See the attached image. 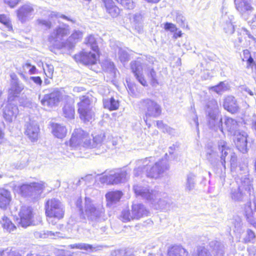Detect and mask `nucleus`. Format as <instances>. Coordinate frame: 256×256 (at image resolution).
I'll list each match as a JSON object with an SVG mask.
<instances>
[{
  "label": "nucleus",
  "mask_w": 256,
  "mask_h": 256,
  "mask_svg": "<svg viewBox=\"0 0 256 256\" xmlns=\"http://www.w3.org/2000/svg\"><path fill=\"white\" fill-rule=\"evenodd\" d=\"M206 112L208 124L210 128L216 130L220 129L222 132L224 130L231 134L236 132L238 123L235 120L227 116L223 119L219 118L218 106L216 100H212L208 102Z\"/></svg>",
  "instance_id": "f257e3e1"
},
{
  "label": "nucleus",
  "mask_w": 256,
  "mask_h": 256,
  "mask_svg": "<svg viewBox=\"0 0 256 256\" xmlns=\"http://www.w3.org/2000/svg\"><path fill=\"white\" fill-rule=\"evenodd\" d=\"M133 189L136 196L148 202L154 209L163 210L170 206V200L165 193L141 184L134 185Z\"/></svg>",
  "instance_id": "f03ea898"
},
{
  "label": "nucleus",
  "mask_w": 256,
  "mask_h": 256,
  "mask_svg": "<svg viewBox=\"0 0 256 256\" xmlns=\"http://www.w3.org/2000/svg\"><path fill=\"white\" fill-rule=\"evenodd\" d=\"M150 60L144 62L139 60L132 61L130 62V68L132 72L138 82L143 86H147V82L144 78V73L150 84L152 86H156L158 82L157 80L156 74L154 70L153 58H150Z\"/></svg>",
  "instance_id": "7ed1b4c3"
},
{
  "label": "nucleus",
  "mask_w": 256,
  "mask_h": 256,
  "mask_svg": "<svg viewBox=\"0 0 256 256\" xmlns=\"http://www.w3.org/2000/svg\"><path fill=\"white\" fill-rule=\"evenodd\" d=\"M152 158H148L137 161L138 167L134 170L136 176L145 174L147 177L158 178L160 175L169 168L168 161L166 158L162 159L155 163L153 166L150 164Z\"/></svg>",
  "instance_id": "20e7f679"
},
{
  "label": "nucleus",
  "mask_w": 256,
  "mask_h": 256,
  "mask_svg": "<svg viewBox=\"0 0 256 256\" xmlns=\"http://www.w3.org/2000/svg\"><path fill=\"white\" fill-rule=\"evenodd\" d=\"M242 172L238 174L240 184L236 188H232L230 198L234 201H242L247 194H250L253 190L251 181L249 178L248 168L246 166L240 168Z\"/></svg>",
  "instance_id": "39448f33"
},
{
  "label": "nucleus",
  "mask_w": 256,
  "mask_h": 256,
  "mask_svg": "<svg viewBox=\"0 0 256 256\" xmlns=\"http://www.w3.org/2000/svg\"><path fill=\"white\" fill-rule=\"evenodd\" d=\"M45 208L47 220L52 225L56 224L64 216V207L62 202L57 199L48 200Z\"/></svg>",
  "instance_id": "423d86ee"
},
{
  "label": "nucleus",
  "mask_w": 256,
  "mask_h": 256,
  "mask_svg": "<svg viewBox=\"0 0 256 256\" xmlns=\"http://www.w3.org/2000/svg\"><path fill=\"white\" fill-rule=\"evenodd\" d=\"M84 214L88 220L97 222L104 220V210L101 206L96 205L88 198L85 199Z\"/></svg>",
  "instance_id": "0eeeda50"
},
{
  "label": "nucleus",
  "mask_w": 256,
  "mask_h": 256,
  "mask_svg": "<svg viewBox=\"0 0 256 256\" xmlns=\"http://www.w3.org/2000/svg\"><path fill=\"white\" fill-rule=\"evenodd\" d=\"M80 102L78 103V112L80 119L84 122H89L94 116V112L88 96H82L80 98Z\"/></svg>",
  "instance_id": "6e6552de"
},
{
  "label": "nucleus",
  "mask_w": 256,
  "mask_h": 256,
  "mask_svg": "<svg viewBox=\"0 0 256 256\" xmlns=\"http://www.w3.org/2000/svg\"><path fill=\"white\" fill-rule=\"evenodd\" d=\"M89 140L90 135L88 133L82 128H76L72 132L70 140L66 142V144L72 148L80 146L88 148L90 145Z\"/></svg>",
  "instance_id": "1a4fd4ad"
},
{
  "label": "nucleus",
  "mask_w": 256,
  "mask_h": 256,
  "mask_svg": "<svg viewBox=\"0 0 256 256\" xmlns=\"http://www.w3.org/2000/svg\"><path fill=\"white\" fill-rule=\"evenodd\" d=\"M128 177L127 170H116L110 171L108 175L101 176L100 180L102 183L114 184L125 182Z\"/></svg>",
  "instance_id": "9d476101"
},
{
  "label": "nucleus",
  "mask_w": 256,
  "mask_h": 256,
  "mask_svg": "<svg viewBox=\"0 0 256 256\" xmlns=\"http://www.w3.org/2000/svg\"><path fill=\"white\" fill-rule=\"evenodd\" d=\"M63 98L62 92L58 89H54L50 93L45 94L42 97L39 96V99L40 100L42 105L48 108L57 106L62 100Z\"/></svg>",
  "instance_id": "9b49d317"
},
{
  "label": "nucleus",
  "mask_w": 256,
  "mask_h": 256,
  "mask_svg": "<svg viewBox=\"0 0 256 256\" xmlns=\"http://www.w3.org/2000/svg\"><path fill=\"white\" fill-rule=\"evenodd\" d=\"M140 104L144 110L146 119L144 118V120L146 122L149 117L156 118L160 115L161 106L156 102L147 98L142 100Z\"/></svg>",
  "instance_id": "f8f14e48"
},
{
  "label": "nucleus",
  "mask_w": 256,
  "mask_h": 256,
  "mask_svg": "<svg viewBox=\"0 0 256 256\" xmlns=\"http://www.w3.org/2000/svg\"><path fill=\"white\" fill-rule=\"evenodd\" d=\"M218 150L220 152V162L222 165L226 168V162L230 160L231 165H234L236 162V156L232 152L231 149L229 148L226 142L220 140L218 143Z\"/></svg>",
  "instance_id": "ddd939ff"
},
{
  "label": "nucleus",
  "mask_w": 256,
  "mask_h": 256,
  "mask_svg": "<svg viewBox=\"0 0 256 256\" xmlns=\"http://www.w3.org/2000/svg\"><path fill=\"white\" fill-rule=\"evenodd\" d=\"M44 187V183L32 182L24 184L19 188L20 194L24 196H34L39 195Z\"/></svg>",
  "instance_id": "4468645a"
},
{
  "label": "nucleus",
  "mask_w": 256,
  "mask_h": 256,
  "mask_svg": "<svg viewBox=\"0 0 256 256\" xmlns=\"http://www.w3.org/2000/svg\"><path fill=\"white\" fill-rule=\"evenodd\" d=\"M19 216L18 224L22 227L26 228L32 224L34 214L32 208L26 206H22L19 212Z\"/></svg>",
  "instance_id": "2eb2a0df"
},
{
  "label": "nucleus",
  "mask_w": 256,
  "mask_h": 256,
  "mask_svg": "<svg viewBox=\"0 0 256 256\" xmlns=\"http://www.w3.org/2000/svg\"><path fill=\"white\" fill-rule=\"evenodd\" d=\"M70 31L69 26L66 24H62L54 30L49 37V40L51 42H59L70 34Z\"/></svg>",
  "instance_id": "dca6fc26"
},
{
  "label": "nucleus",
  "mask_w": 256,
  "mask_h": 256,
  "mask_svg": "<svg viewBox=\"0 0 256 256\" xmlns=\"http://www.w3.org/2000/svg\"><path fill=\"white\" fill-rule=\"evenodd\" d=\"M34 8L30 4H25L20 6L16 11L17 16L22 23L30 20L32 18Z\"/></svg>",
  "instance_id": "f3484780"
},
{
  "label": "nucleus",
  "mask_w": 256,
  "mask_h": 256,
  "mask_svg": "<svg viewBox=\"0 0 256 256\" xmlns=\"http://www.w3.org/2000/svg\"><path fill=\"white\" fill-rule=\"evenodd\" d=\"M40 128L38 123L34 120H30L26 124L25 134L32 142L38 140L39 137Z\"/></svg>",
  "instance_id": "a211bd4d"
},
{
  "label": "nucleus",
  "mask_w": 256,
  "mask_h": 256,
  "mask_svg": "<svg viewBox=\"0 0 256 256\" xmlns=\"http://www.w3.org/2000/svg\"><path fill=\"white\" fill-rule=\"evenodd\" d=\"M96 52L82 51L74 56V58L76 62L85 65L94 64L96 61Z\"/></svg>",
  "instance_id": "6ab92c4d"
},
{
  "label": "nucleus",
  "mask_w": 256,
  "mask_h": 256,
  "mask_svg": "<svg viewBox=\"0 0 256 256\" xmlns=\"http://www.w3.org/2000/svg\"><path fill=\"white\" fill-rule=\"evenodd\" d=\"M234 136V142L238 149L244 153L246 152L247 136L244 132H236L233 134Z\"/></svg>",
  "instance_id": "aec40b11"
},
{
  "label": "nucleus",
  "mask_w": 256,
  "mask_h": 256,
  "mask_svg": "<svg viewBox=\"0 0 256 256\" xmlns=\"http://www.w3.org/2000/svg\"><path fill=\"white\" fill-rule=\"evenodd\" d=\"M18 112V107L14 104L8 102L4 108V117L8 122L14 119Z\"/></svg>",
  "instance_id": "412c9836"
},
{
  "label": "nucleus",
  "mask_w": 256,
  "mask_h": 256,
  "mask_svg": "<svg viewBox=\"0 0 256 256\" xmlns=\"http://www.w3.org/2000/svg\"><path fill=\"white\" fill-rule=\"evenodd\" d=\"M223 106L226 110L232 114L237 112L239 110L236 99L230 96H228L224 98Z\"/></svg>",
  "instance_id": "4be33fe9"
},
{
  "label": "nucleus",
  "mask_w": 256,
  "mask_h": 256,
  "mask_svg": "<svg viewBox=\"0 0 256 256\" xmlns=\"http://www.w3.org/2000/svg\"><path fill=\"white\" fill-rule=\"evenodd\" d=\"M237 10L246 19V12H252L254 8L251 6L250 0H235Z\"/></svg>",
  "instance_id": "5701e85b"
},
{
  "label": "nucleus",
  "mask_w": 256,
  "mask_h": 256,
  "mask_svg": "<svg viewBox=\"0 0 256 256\" xmlns=\"http://www.w3.org/2000/svg\"><path fill=\"white\" fill-rule=\"evenodd\" d=\"M24 86L20 84L17 79H12L11 84V87L9 90L8 101L13 100V98L18 96L21 92L24 90Z\"/></svg>",
  "instance_id": "b1692460"
},
{
  "label": "nucleus",
  "mask_w": 256,
  "mask_h": 256,
  "mask_svg": "<svg viewBox=\"0 0 256 256\" xmlns=\"http://www.w3.org/2000/svg\"><path fill=\"white\" fill-rule=\"evenodd\" d=\"M233 18L232 16H228L226 14L222 16V26L225 32L228 34H232L234 32V28L232 22Z\"/></svg>",
  "instance_id": "393cba45"
},
{
  "label": "nucleus",
  "mask_w": 256,
  "mask_h": 256,
  "mask_svg": "<svg viewBox=\"0 0 256 256\" xmlns=\"http://www.w3.org/2000/svg\"><path fill=\"white\" fill-rule=\"evenodd\" d=\"M132 215L134 219H139L145 216H146L148 211L144 204H136L132 205Z\"/></svg>",
  "instance_id": "a878e982"
},
{
  "label": "nucleus",
  "mask_w": 256,
  "mask_h": 256,
  "mask_svg": "<svg viewBox=\"0 0 256 256\" xmlns=\"http://www.w3.org/2000/svg\"><path fill=\"white\" fill-rule=\"evenodd\" d=\"M11 200L10 192L4 188H0V208L4 210L6 209Z\"/></svg>",
  "instance_id": "bb28decb"
},
{
  "label": "nucleus",
  "mask_w": 256,
  "mask_h": 256,
  "mask_svg": "<svg viewBox=\"0 0 256 256\" xmlns=\"http://www.w3.org/2000/svg\"><path fill=\"white\" fill-rule=\"evenodd\" d=\"M244 212L248 221L254 226L256 227V210L254 212L252 210L250 202L246 204Z\"/></svg>",
  "instance_id": "cd10ccee"
},
{
  "label": "nucleus",
  "mask_w": 256,
  "mask_h": 256,
  "mask_svg": "<svg viewBox=\"0 0 256 256\" xmlns=\"http://www.w3.org/2000/svg\"><path fill=\"white\" fill-rule=\"evenodd\" d=\"M122 196L120 191H112L108 192L106 195L107 200V204L112 206V204L118 202Z\"/></svg>",
  "instance_id": "c85d7f7f"
},
{
  "label": "nucleus",
  "mask_w": 256,
  "mask_h": 256,
  "mask_svg": "<svg viewBox=\"0 0 256 256\" xmlns=\"http://www.w3.org/2000/svg\"><path fill=\"white\" fill-rule=\"evenodd\" d=\"M52 133L56 137L62 138L66 136L67 130L64 126L58 124H52Z\"/></svg>",
  "instance_id": "c756f323"
},
{
  "label": "nucleus",
  "mask_w": 256,
  "mask_h": 256,
  "mask_svg": "<svg viewBox=\"0 0 256 256\" xmlns=\"http://www.w3.org/2000/svg\"><path fill=\"white\" fill-rule=\"evenodd\" d=\"M168 256H188V254L182 246L176 245L168 250Z\"/></svg>",
  "instance_id": "7c9ffc66"
},
{
  "label": "nucleus",
  "mask_w": 256,
  "mask_h": 256,
  "mask_svg": "<svg viewBox=\"0 0 256 256\" xmlns=\"http://www.w3.org/2000/svg\"><path fill=\"white\" fill-rule=\"evenodd\" d=\"M209 245L212 248L215 256H223L224 246L222 244L216 240H212L210 242Z\"/></svg>",
  "instance_id": "2f4dec72"
},
{
  "label": "nucleus",
  "mask_w": 256,
  "mask_h": 256,
  "mask_svg": "<svg viewBox=\"0 0 256 256\" xmlns=\"http://www.w3.org/2000/svg\"><path fill=\"white\" fill-rule=\"evenodd\" d=\"M104 106L110 110H118L120 104L118 100H116L114 98L104 99L103 100Z\"/></svg>",
  "instance_id": "473e14b6"
},
{
  "label": "nucleus",
  "mask_w": 256,
  "mask_h": 256,
  "mask_svg": "<svg viewBox=\"0 0 256 256\" xmlns=\"http://www.w3.org/2000/svg\"><path fill=\"white\" fill-rule=\"evenodd\" d=\"M196 175L192 173H189L187 174L185 183L186 191L190 192L194 189L196 182Z\"/></svg>",
  "instance_id": "72a5a7b5"
},
{
  "label": "nucleus",
  "mask_w": 256,
  "mask_h": 256,
  "mask_svg": "<svg viewBox=\"0 0 256 256\" xmlns=\"http://www.w3.org/2000/svg\"><path fill=\"white\" fill-rule=\"evenodd\" d=\"M70 246L72 248H76L80 250H84L91 252L100 250L99 248L102 247L101 246H93L92 245L84 243L71 244Z\"/></svg>",
  "instance_id": "f704fd0d"
},
{
  "label": "nucleus",
  "mask_w": 256,
  "mask_h": 256,
  "mask_svg": "<svg viewBox=\"0 0 256 256\" xmlns=\"http://www.w3.org/2000/svg\"><path fill=\"white\" fill-rule=\"evenodd\" d=\"M0 223L4 229L8 232L14 231L16 227L12 222L10 219L6 216H4L0 218Z\"/></svg>",
  "instance_id": "c9c22d12"
},
{
  "label": "nucleus",
  "mask_w": 256,
  "mask_h": 256,
  "mask_svg": "<svg viewBox=\"0 0 256 256\" xmlns=\"http://www.w3.org/2000/svg\"><path fill=\"white\" fill-rule=\"evenodd\" d=\"M85 43L90 47L94 52L98 53V48L96 38L92 35H90L85 38Z\"/></svg>",
  "instance_id": "e433bc0d"
},
{
  "label": "nucleus",
  "mask_w": 256,
  "mask_h": 256,
  "mask_svg": "<svg viewBox=\"0 0 256 256\" xmlns=\"http://www.w3.org/2000/svg\"><path fill=\"white\" fill-rule=\"evenodd\" d=\"M91 137L92 136H90V140L88 141L90 145L88 146V148H96L98 144H101L104 139V136L103 134H101L92 137V139Z\"/></svg>",
  "instance_id": "4c0bfd02"
},
{
  "label": "nucleus",
  "mask_w": 256,
  "mask_h": 256,
  "mask_svg": "<svg viewBox=\"0 0 256 256\" xmlns=\"http://www.w3.org/2000/svg\"><path fill=\"white\" fill-rule=\"evenodd\" d=\"M114 49L115 52L118 53V58L122 62L128 60L129 55L125 50L118 46L116 48L114 47Z\"/></svg>",
  "instance_id": "58836bf2"
},
{
  "label": "nucleus",
  "mask_w": 256,
  "mask_h": 256,
  "mask_svg": "<svg viewBox=\"0 0 256 256\" xmlns=\"http://www.w3.org/2000/svg\"><path fill=\"white\" fill-rule=\"evenodd\" d=\"M105 6L106 12L112 17H116L120 12V8L114 4L113 2L107 4Z\"/></svg>",
  "instance_id": "ea45409f"
},
{
  "label": "nucleus",
  "mask_w": 256,
  "mask_h": 256,
  "mask_svg": "<svg viewBox=\"0 0 256 256\" xmlns=\"http://www.w3.org/2000/svg\"><path fill=\"white\" fill-rule=\"evenodd\" d=\"M74 108L72 105L66 104L63 108L64 116L68 119H73L74 116Z\"/></svg>",
  "instance_id": "a19ab883"
},
{
  "label": "nucleus",
  "mask_w": 256,
  "mask_h": 256,
  "mask_svg": "<svg viewBox=\"0 0 256 256\" xmlns=\"http://www.w3.org/2000/svg\"><path fill=\"white\" fill-rule=\"evenodd\" d=\"M83 36V33L79 30H74L71 36L69 37L68 40L72 44H74L80 40Z\"/></svg>",
  "instance_id": "79ce46f5"
},
{
  "label": "nucleus",
  "mask_w": 256,
  "mask_h": 256,
  "mask_svg": "<svg viewBox=\"0 0 256 256\" xmlns=\"http://www.w3.org/2000/svg\"><path fill=\"white\" fill-rule=\"evenodd\" d=\"M218 156L216 152L213 150H208L206 153V158L211 163V164H214L216 163L218 159Z\"/></svg>",
  "instance_id": "37998d69"
},
{
  "label": "nucleus",
  "mask_w": 256,
  "mask_h": 256,
  "mask_svg": "<svg viewBox=\"0 0 256 256\" xmlns=\"http://www.w3.org/2000/svg\"><path fill=\"white\" fill-rule=\"evenodd\" d=\"M120 218L124 222H128L132 220H134V218H133L132 215V210H124L122 212Z\"/></svg>",
  "instance_id": "c03bdc74"
},
{
  "label": "nucleus",
  "mask_w": 256,
  "mask_h": 256,
  "mask_svg": "<svg viewBox=\"0 0 256 256\" xmlns=\"http://www.w3.org/2000/svg\"><path fill=\"white\" fill-rule=\"evenodd\" d=\"M210 90L214 91L217 94L221 92L228 89V84L224 82H220L218 85L211 87Z\"/></svg>",
  "instance_id": "a18cd8bd"
},
{
  "label": "nucleus",
  "mask_w": 256,
  "mask_h": 256,
  "mask_svg": "<svg viewBox=\"0 0 256 256\" xmlns=\"http://www.w3.org/2000/svg\"><path fill=\"white\" fill-rule=\"evenodd\" d=\"M126 9L131 10L134 8V4L133 0H116Z\"/></svg>",
  "instance_id": "49530a36"
},
{
  "label": "nucleus",
  "mask_w": 256,
  "mask_h": 256,
  "mask_svg": "<svg viewBox=\"0 0 256 256\" xmlns=\"http://www.w3.org/2000/svg\"><path fill=\"white\" fill-rule=\"evenodd\" d=\"M195 256H212V254L204 246H198Z\"/></svg>",
  "instance_id": "de8ad7c7"
},
{
  "label": "nucleus",
  "mask_w": 256,
  "mask_h": 256,
  "mask_svg": "<svg viewBox=\"0 0 256 256\" xmlns=\"http://www.w3.org/2000/svg\"><path fill=\"white\" fill-rule=\"evenodd\" d=\"M176 18L175 20L176 22L179 24L180 26L182 28H184L186 26L185 18L180 13L178 12H176Z\"/></svg>",
  "instance_id": "09e8293b"
},
{
  "label": "nucleus",
  "mask_w": 256,
  "mask_h": 256,
  "mask_svg": "<svg viewBox=\"0 0 256 256\" xmlns=\"http://www.w3.org/2000/svg\"><path fill=\"white\" fill-rule=\"evenodd\" d=\"M0 22L4 24L8 28V30H12V26L10 22L9 18L4 14H0Z\"/></svg>",
  "instance_id": "8fccbe9b"
},
{
  "label": "nucleus",
  "mask_w": 256,
  "mask_h": 256,
  "mask_svg": "<svg viewBox=\"0 0 256 256\" xmlns=\"http://www.w3.org/2000/svg\"><path fill=\"white\" fill-rule=\"evenodd\" d=\"M44 70L47 77L49 78H52L54 70L52 65L46 64V66L44 68Z\"/></svg>",
  "instance_id": "3c124183"
},
{
  "label": "nucleus",
  "mask_w": 256,
  "mask_h": 256,
  "mask_svg": "<svg viewBox=\"0 0 256 256\" xmlns=\"http://www.w3.org/2000/svg\"><path fill=\"white\" fill-rule=\"evenodd\" d=\"M49 18H61L65 19L66 20H70V21H71V22H74V20H70L68 16H66L62 14H60L58 12H50V14H49Z\"/></svg>",
  "instance_id": "603ef678"
},
{
  "label": "nucleus",
  "mask_w": 256,
  "mask_h": 256,
  "mask_svg": "<svg viewBox=\"0 0 256 256\" xmlns=\"http://www.w3.org/2000/svg\"><path fill=\"white\" fill-rule=\"evenodd\" d=\"M164 28L166 30H169L172 32H176L178 28L176 26L172 23L166 22L164 24Z\"/></svg>",
  "instance_id": "864d4df0"
},
{
  "label": "nucleus",
  "mask_w": 256,
  "mask_h": 256,
  "mask_svg": "<svg viewBox=\"0 0 256 256\" xmlns=\"http://www.w3.org/2000/svg\"><path fill=\"white\" fill-rule=\"evenodd\" d=\"M255 238L254 233L251 230H248L246 236L244 238V242H248L252 241Z\"/></svg>",
  "instance_id": "5fc2aeb1"
},
{
  "label": "nucleus",
  "mask_w": 256,
  "mask_h": 256,
  "mask_svg": "<svg viewBox=\"0 0 256 256\" xmlns=\"http://www.w3.org/2000/svg\"><path fill=\"white\" fill-rule=\"evenodd\" d=\"M104 66L105 67L107 71L114 72L115 70L114 66L112 62L106 61L104 64Z\"/></svg>",
  "instance_id": "6e6d98bb"
},
{
  "label": "nucleus",
  "mask_w": 256,
  "mask_h": 256,
  "mask_svg": "<svg viewBox=\"0 0 256 256\" xmlns=\"http://www.w3.org/2000/svg\"><path fill=\"white\" fill-rule=\"evenodd\" d=\"M156 125L158 128L163 129L164 128L166 132H172L174 130L171 128H170L168 127L167 126H164V124H163L162 121H157L156 122Z\"/></svg>",
  "instance_id": "4d7b16f0"
},
{
  "label": "nucleus",
  "mask_w": 256,
  "mask_h": 256,
  "mask_svg": "<svg viewBox=\"0 0 256 256\" xmlns=\"http://www.w3.org/2000/svg\"><path fill=\"white\" fill-rule=\"evenodd\" d=\"M37 22L38 24L45 26L48 28H50L52 26V23L49 20H38Z\"/></svg>",
  "instance_id": "13d9d810"
},
{
  "label": "nucleus",
  "mask_w": 256,
  "mask_h": 256,
  "mask_svg": "<svg viewBox=\"0 0 256 256\" xmlns=\"http://www.w3.org/2000/svg\"><path fill=\"white\" fill-rule=\"evenodd\" d=\"M20 0H4V2L8 4L10 8L14 7Z\"/></svg>",
  "instance_id": "bf43d9fd"
},
{
  "label": "nucleus",
  "mask_w": 256,
  "mask_h": 256,
  "mask_svg": "<svg viewBox=\"0 0 256 256\" xmlns=\"http://www.w3.org/2000/svg\"><path fill=\"white\" fill-rule=\"evenodd\" d=\"M142 20V16L140 14H136L134 16V22L138 25L141 24Z\"/></svg>",
  "instance_id": "052dcab7"
},
{
  "label": "nucleus",
  "mask_w": 256,
  "mask_h": 256,
  "mask_svg": "<svg viewBox=\"0 0 256 256\" xmlns=\"http://www.w3.org/2000/svg\"><path fill=\"white\" fill-rule=\"evenodd\" d=\"M248 23L252 28H256V13L254 15L252 18L248 22Z\"/></svg>",
  "instance_id": "680f3d73"
},
{
  "label": "nucleus",
  "mask_w": 256,
  "mask_h": 256,
  "mask_svg": "<svg viewBox=\"0 0 256 256\" xmlns=\"http://www.w3.org/2000/svg\"><path fill=\"white\" fill-rule=\"evenodd\" d=\"M116 256H134L130 253L125 252L123 250H118L116 252Z\"/></svg>",
  "instance_id": "e2e57ef3"
},
{
  "label": "nucleus",
  "mask_w": 256,
  "mask_h": 256,
  "mask_svg": "<svg viewBox=\"0 0 256 256\" xmlns=\"http://www.w3.org/2000/svg\"><path fill=\"white\" fill-rule=\"evenodd\" d=\"M248 252L250 256H256V247L250 246L248 248Z\"/></svg>",
  "instance_id": "0e129e2a"
},
{
  "label": "nucleus",
  "mask_w": 256,
  "mask_h": 256,
  "mask_svg": "<svg viewBox=\"0 0 256 256\" xmlns=\"http://www.w3.org/2000/svg\"><path fill=\"white\" fill-rule=\"evenodd\" d=\"M30 79L38 85H41L42 83V80L40 76H32Z\"/></svg>",
  "instance_id": "69168bd1"
},
{
  "label": "nucleus",
  "mask_w": 256,
  "mask_h": 256,
  "mask_svg": "<svg viewBox=\"0 0 256 256\" xmlns=\"http://www.w3.org/2000/svg\"><path fill=\"white\" fill-rule=\"evenodd\" d=\"M84 90V88L82 87L76 86L73 88L74 92L78 93Z\"/></svg>",
  "instance_id": "338daca9"
},
{
  "label": "nucleus",
  "mask_w": 256,
  "mask_h": 256,
  "mask_svg": "<svg viewBox=\"0 0 256 256\" xmlns=\"http://www.w3.org/2000/svg\"><path fill=\"white\" fill-rule=\"evenodd\" d=\"M36 68L35 66H32L30 64V67L28 70V72L30 74H34L36 72Z\"/></svg>",
  "instance_id": "774afa93"
}]
</instances>
